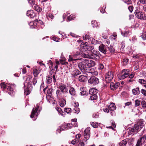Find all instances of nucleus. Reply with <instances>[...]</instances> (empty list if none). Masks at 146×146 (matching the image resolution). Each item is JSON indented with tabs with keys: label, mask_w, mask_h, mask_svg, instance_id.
<instances>
[{
	"label": "nucleus",
	"mask_w": 146,
	"mask_h": 146,
	"mask_svg": "<svg viewBox=\"0 0 146 146\" xmlns=\"http://www.w3.org/2000/svg\"><path fill=\"white\" fill-rule=\"evenodd\" d=\"M79 53L75 54H74L70 55L69 56L68 61L69 62H74L75 61H78L79 63L78 66L81 71L82 72L84 70L86 67V64H85L84 62L83 61L85 59L80 58L78 57Z\"/></svg>",
	"instance_id": "f257e3e1"
},
{
	"label": "nucleus",
	"mask_w": 146,
	"mask_h": 146,
	"mask_svg": "<svg viewBox=\"0 0 146 146\" xmlns=\"http://www.w3.org/2000/svg\"><path fill=\"white\" fill-rule=\"evenodd\" d=\"M144 122L143 120H140L135 125L134 127H132L129 129L128 134L131 135L134 133H136L142 128L144 125Z\"/></svg>",
	"instance_id": "f03ea898"
},
{
	"label": "nucleus",
	"mask_w": 146,
	"mask_h": 146,
	"mask_svg": "<svg viewBox=\"0 0 146 146\" xmlns=\"http://www.w3.org/2000/svg\"><path fill=\"white\" fill-rule=\"evenodd\" d=\"M0 86L1 88L3 89H5L7 87L9 94L12 96L14 95L15 92L14 90L15 86L14 84H9L6 86L4 83H2L1 84Z\"/></svg>",
	"instance_id": "7ed1b4c3"
},
{
	"label": "nucleus",
	"mask_w": 146,
	"mask_h": 146,
	"mask_svg": "<svg viewBox=\"0 0 146 146\" xmlns=\"http://www.w3.org/2000/svg\"><path fill=\"white\" fill-rule=\"evenodd\" d=\"M30 79V77L27 78L26 80V82L24 83V87L25 88L27 87V88L24 90V94L26 95L29 94L30 92L29 89V87L31 86V84Z\"/></svg>",
	"instance_id": "20e7f679"
},
{
	"label": "nucleus",
	"mask_w": 146,
	"mask_h": 146,
	"mask_svg": "<svg viewBox=\"0 0 146 146\" xmlns=\"http://www.w3.org/2000/svg\"><path fill=\"white\" fill-rule=\"evenodd\" d=\"M38 104H37L36 105V107L33 108L30 115V117L31 118H35V119H33L34 120H36V119L37 118V116L40 111V109H39V106Z\"/></svg>",
	"instance_id": "39448f33"
},
{
	"label": "nucleus",
	"mask_w": 146,
	"mask_h": 146,
	"mask_svg": "<svg viewBox=\"0 0 146 146\" xmlns=\"http://www.w3.org/2000/svg\"><path fill=\"white\" fill-rule=\"evenodd\" d=\"M94 48L93 46L87 45L86 43L82 44L81 45L80 50L82 51H91Z\"/></svg>",
	"instance_id": "423d86ee"
},
{
	"label": "nucleus",
	"mask_w": 146,
	"mask_h": 146,
	"mask_svg": "<svg viewBox=\"0 0 146 146\" xmlns=\"http://www.w3.org/2000/svg\"><path fill=\"white\" fill-rule=\"evenodd\" d=\"M113 76V74L112 72H108L106 74L105 77L106 81L108 83L110 82L112 80Z\"/></svg>",
	"instance_id": "0eeeda50"
},
{
	"label": "nucleus",
	"mask_w": 146,
	"mask_h": 146,
	"mask_svg": "<svg viewBox=\"0 0 146 146\" xmlns=\"http://www.w3.org/2000/svg\"><path fill=\"white\" fill-rule=\"evenodd\" d=\"M42 10H29L27 11V15L28 17H30V18H33L35 17L36 15V12H40Z\"/></svg>",
	"instance_id": "6e6552de"
},
{
	"label": "nucleus",
	"mask_w": 146,
	"mask_h": 146,
	"mask_svg": "<svg viewBox=\"0 0 146 146\" xmlns=\"http://www.w3.org/2000/svg\"><path fill=\"white\" fill-rule=\"evenodd\" d=\"M129 70L128 69H124L121 72V73L119 75L118 78L119 80L124 79L127 77L129 76Z\"/></svg>",
	"instance_id": "1a4fd4ad"
},
{
	"label": "nucleus",
	"mask_w": 146,
	"mask_h": 146,
	"mask_svg": "<svg viewBox=\"0 0 146 146\" xmlns=\"http://www.w3.org/2000/svg\"><path fill=\"white\" fill-rule=\"evenodd\" d=\"M90 128L88 127L84 131V140L85 141H86L89 139L90 136Z\"/></svg>",
	"instance_id": "9d476101"
},
{
	"label": "nucleus",
	"mask_w": 146,
	"mask_h": 146,
	"mask_svg": "<svg viewBox=\"0 0 146 146\" xmlns=\"http://www.w3.org/2000/svg\"><path fill=\"white\" fill-rule=\"evenodd\" d=\"M135 13V16L138 19H143L144 16V13L142 12L140 10H136Z\"/></svg>",
	"instance_id": "9b49d317"
},
{
	"label": "nucleus",
	"mask_w": 146,
	"mask_h": 146,
	"mask_svg": "<svg viewBox=\"0 0 146 146\" xmlns=\"http://www.w3.org/2000/svg\"><path fill=\"white\" fill-rule=\"evenodd\" d=\"M88 82L91 84L95 85L98 83L99 80L97 78L94 76H92L88 80Z\"/></svg>",
	"instance_id": "f8f14e48"
},
{
	"label": "nucleus",
	"mask_w": 146,
	"mask_h": 146,
	"mask_svg": "<svg viewBox=\"0 0 146 146\" xmlns=\"http://www.w3.org/2000/svg\"><path fill=\"white\" fill-rule=\"evenodd\" d=\"M83 61L86 64V65L88 67H92L94 66L95 65V62L92 60L88 59H85Z\"/></svg>",
	"instance_id": "ddd939ff"
},
{
	"label": "nucleus",
	"mask_w": 146,
	"mask_h": 146,
	"mask_svg": "<svg viewBox=\"0 0 146 146\" xmlns=\"http://www.w3.org/2000/svg\"><path fill=\"white\" fill-rule=\"evenodd\" d=\"M100 55V52L98 51H94V52H91L89 53L90 57L89 58L95 59L96 58L99 56Z\"/></svg>",
	"instance_id": "4468645a"
},
{
	"label": "nucleus",
	"mask_w": 146,
	"mask_h": 146,
	"mask_svg": "<svg viewBox=\"0 0 146 146\" xmlns=\"http://www.w3.org/2000/svg\"><path fill=\"white\" fill-rule=\"evenodd\" d=\"M59 89L62 93H67L68 89L66 85L63 84H61L59 86Z\"/></svg>",
	"instance_id": "2eb2a0df"
},
{
	"label": "nucleus",
	"mask_w": 146,
	"mask_h": 146,
	"mask_svg": "<svg viewBox=\"0 0 146 146\" xmlns=\"http://www.w3.org/2000/svg\"><path fill=\"white\" fill-rule=\"evenodd\" d=\"M99 49L100 52L104 54L107 53V47L104 45L103 44L100 45L99 47Z\"/></svg>",
	"instance_id": "dca6fc26"
},
{
	"label": "nucleus",
	"mask_w": 146,
	"mask_h": 146,
	"mask_svg": "<svg viewBox=\"0 0 146 146\" xmlns=\"http://www.w3.org/2000/svg\"><path fill=\"white\" fill-rule=\"evenodd\" d=\"M81 72L77 69L71 71V74L72 78H75L77 76L80 74Z\"/></svg>",
	"instance_id": "f3484780"
},
{
	"label": "nucleus",
	"mask_w": 146,
	"mask_h": 146,
	"mask_svg": "<svg viewBox=\"0 0 146 146\" xmlns=\"http://www.w3.org/2000/svg\"><path fill=\"white\" fill-rule=\"evenodd\" d=\"M119 85V82H117L115 83L111 82L110 84L111 88L112 90H115L118 87Z\"/></svg>",
	"instance_id": "a211bd4d"
},
{
	"label": "nucleus",
	"mask_w": 146,
	"mask_h": 146,
	"mask_svg": "<svg viewBox=\"0 0 146 146\" xmlns=\"http://www.w3.org/2000/svg\"><path fill=\"white\" fill-rule=\"evenodd\" d=\"M138 141L143 144L146 143V134L143 135L140 137Z\"/></svg>",
	"instance_id": "6ab92c4d"
},
{
	"label": "nucleus",
	"mask_w": 146,
	"mask_h": 146,
	"mask_svg": "<svg viewBox=\"0 0 146 146\" xmlns=\"http://www.w3.org/2000/svg\"><path fill=\"white\" fill-rule=\"evenodd\" d=\"M69 92L71 96H74L76 95V93L75 89L72 87H70Z\"/></svg>",
	"instance_id": "aec40b11"
},
{
	"label": "nucleus",
	"mask_w": 146,
	"mask_h": 146,
	"mask_svg": "<svg viewBox=\"0 0 146 146\" xmlns=\"http://www.w3.org/2000/svg\"><path fill=\"white\" fill-rule=\"evenodd\" d=\"M67 126V125H66V124L62 125L60 126L59 129H57V133H60V131L67 130L66 127Z\"/></svg>",
	"instance_id": "412c9836"
},
{
	"label": "nucleus",
	"mask_w": 146,
	"mask_h": 146,
	"mask_svg": "<svg viewBox=\"0 0 146 146\" xmlns=\"http://www.w3.org/2000/svg\"><path fill=\"white\" fill-rule=\"evenodd\" d=\"M52 75L47 76L46 80V82L48 84L50 83L52 81Z\"/></svg>",
	"instance_id": "4be33fe9"
},
{
	"label": "nucleus",
	"mask_w": 146,
	"mask_h": 146,
	"mask_svg": "<svg viewBox=\"0 0 146 146\" xmlns=\"http://www.w3.org/2000/svg\"><path fill=\"white\" fill-rule=\"evenodd\" d=\"M97 93V90L95 88H91L89 90L90 95H96Z\"/></svg>",
	"instance_id": "5701e85b"
},
{
	"label": "nucleus",
	"mask_w": 146,
	"mask_h": 146,
	"mask_svg": "<svg viewBox=\"0 0 146 146\" xmlns=\"http://www.w3.org/2000/svg\"><path fill=\"white\" fill-rule=\"evenodd\" d=\"M29 25L30 26V27L31 28H35L37 25V23L36 21H32L31 22L29 23Z\"/></svg>",
	"instance_id": "b1692460"
},
{
	"label": "nucleus",
	"mask_w": 146,
	"mask_h": 146,
	"mask_svg": "<svg viewBox=\"0 0 146 146\" xmlns=\"http://www.w3.org/2000/svg\"><path fill=\"white\" fill-rule=\"evenodd\" d=\"M62 93L61 91L59 90H57L56 91V97L57 99H60L62 97Z\"/></svg>",
	"instance_id": "393cba45"
},
{
	"label": "nucleus",
	"mask_w": 146,
	"mask_h": 146,
	"mask_svg": "<svg viewBox=\"0 0 146 146\" xmlns=\"http://www.w3.org/2000/svg\"><path fill=\"white\" fill-rule=\"evenodd\" d=\"M108 108L109 110L111 111H114L116 109V106L115 104L113 103H111L110 105H109Z\"/></svg>",
	"instance_id": "a878e982"
},
{
	"label": "nucleus",
	"mask_w": 146,
	"mask_h": 146,
	"mask_svg": "<svg viewBox=\"0 0 146 146\" xmlns=\"http://www.w3.org/2000/svg\"><path fill=\"white\" fill-rule=\"evenodd\" d=\"M132 91L133 94L135 95H137L140 93V91L139 90V88H138L133 89Z\"/></svg>",
	"instance_id": "bb28decb"
},
{
	"label": "nucleus",
	"mask_w": 146,
	"mask_h": 146,
	"mask_svg": "<svg viewBox=\"0 0 146 146\" xmlns=\"http://www.w3.org/2000/svg\"><path fill=\"white\" fill-rule=\"evenodd\" d=\"M81 54L82 56L84 58H89L90 57L89 53L88 52H83Z\"/></svg>",
	"instance_id": "cd10ccee"
},
{
	"label": "nucleus",
	"mask_w": 146,
	"mask_h": 146,
	"mask_svg": "<svg viewBox=\"0 0 146 146\" xmlns=\"http://www.w3.org/2000/svg\"><path fill=\"white\" fill-rule=\"evenodd\" d=\"M79 80L81 82H84L86 80V76L83 75L80 76L79 77Z\"/></svg>",
	"instance_id": "c85d7f7f"
},
{
	"label": "nucleus",
	"mask_w": 146,
	"mask_h": 146,
	"mask_svg": "<svg viewBox=\"0 0 146 146\" xmlns=\"http://www.w3.org/2000/svg\"><path fill=\"white\" fill-rule=\"evenodd\" d=\"M127 139H125L122 140L119 143V146H125L127 143Z\"/></svg>",
	"instance_id": "c756f323"
},
{
	"label": "nucleus",
	"mask_w": 146,
	"mask_h": 146,
	"mask_svg": "<svg viewBox=\"0 0 146 146\" xmlns=\"http://www.w3.org/2000/svg\"><path fill=\"white\" fill-rule=\"evenodd\" d=\"M66 104V102L65 100L62 99L61 100L60 102V105L62 107H64Z\"/></svg>",
	"instance_id": "7c9ffc66"
},
{
	"label": "nucleus",
	"mask_w": 146,
	"mask_h": 146,
	"mask_svg": "<svg viewBox=\"0 0 146 146\" xmlns=\"http://www.w3.org/2000/svg\"><path fill=\"white\" fill-rule=\"evenodd\" d=\"M130 32L128 31H125L123 32H121V35L127 37L130 35Z\"/></svg>",
	"instance_id": "2f4dec72"
},
{
	"label": "nucleus",
	"mask_w": 146,
	"mask_h": 146,
	"mask_svg": "<svg viewBox=\"0 0 146 146\" xmlns=\"http://www.w3.org/2000/svg\"><path fill=\"white\" fill-rule=\"evenodd\" d=\"M91 24L93 27H98V23L95 20L92 21Z\"/></svg>",
	"instance_id": "473e14b6"
},
{
	"label": "nucleus",
	"mask_w": 146,
	"mask_h": 146,
	"mask_svg": "<svg viewBox=\"0 0 146 146\" xmlns=\"http://www.w3.org/2000/svg\"><path fill=\"white\" fill-rule=\"evenodd\" d=\"M33 74L35 77H36L38 74L39 71L36 69H34L33 70Z\"/></svg>",
	"instance_id": "72a5a7b5"
},
{
	"label": "nucleus",
	"mask_w": 146,
	"mask_h": 146,
	"mask_svg": "<svg viewBox=\"0 0 146 146\" xmlns=\"http://www.w3.org/2000/svg\"><path fill=\"white\" fill-rule=\"evenodd\" d=\"M56 109L58 112L61 115H62L63 114V112L62 111V109L59 107H56Z\"/></svg>",
	"instance_id": "f704fd0d"
},
{
	"label": "nucleus",
	"mask_w": 146,
	"mask_h": 146,
	"mask_svg": "<svg viewBox=\"0 0 146 146\" xmlns=\"http://www.w3.org/2000/svg\"><path fill=\"white\" fill-rule=\"evenodd\" d=\"M90 99L91 100H96L97 98V96L96 95H90Z\"/></svg>",
	"instance_id": "c9c22d12"
},
{
	"label": "nucleus",
	"mask_w": 146,
	"mask_h": 146,
	"mask_svg": "<svg viewBox=\"0 0 146 146\" xmlns=\"http://www.w3.org/2000/svg\"><path fill=\"white\" fill-rule=\"evenodd\" d=\"M91 125L94 128H97L98 126V123L96 122H92L91 123Z\"/></svg>",
	"instance_id": "e433bc0d"
},
{
	"label": "nucleus",
	"mask_w": 146,
	"mask_h": 146,
	"mask_svg": "<svg viewBox=\"0 0 146 146\" xmlns=\"http://www.w3.org/2000/svg\"><path fill=\"white\" fill-rule=\"evenodd\" d=\"M100 42V41L99 40H96L95 39L92 38V43L94 44H99Z\"/></svg>",
	"instance_id": "4c0bfd02"
},
{
	"label": "nucleus",
	"mask_w": 146,
	"mask_h": 146,
	"mask_svg": "<svg viewBox=\"0 0 146 146\" xmlns=\"http://www.w3.org/2000/svg\"><path fill=\"white\" fill-rule=\"evenodd\" d=\"M141 36L143 40H146V32H143Z\"/></svg>",
	"instance_id": "58836bf2"
},
{
	"label": "nucleus",
	"mask_w": 146,
	"mask_h": 146,
	"mask_svg": "<svg viewBox=\"0 0 146 146\" xmlns=\"http://www.w3.org/2000/svg\"><path fill=\"white\" fill-rule=\"evenodd\" d=\"M75 17L76 16L75 15H71L68 17V20L70 21L74 19Z\"/></svg>",
	"instance_id": "ea45409f"
},
{
	"label": "nucleus",
	"mask_w": 146,
	"mask_h": 146,
	"mask_svg": "<svg viewBox=\"0 0 146 146\" xmlns=\"http://www.w3.org/2000/svg\"><path fill=\"white\" fill-rule=\"evenodd\" d=\"M135 24L133 25V27L134 28H136L137 27H139V25H140V23L138 21H135Z\"/></svg>",
	"instance_id": "a19ab883"
},
{
	"label": "nucleus",
	"mask_w": 146,
	"mask_h": 146,
	"mask_svg": "<svg viewBox=\"0 0 146 146\" xmlns=\"http://www.w3.org/2000/svg\"><path fill=\"white\" fill-rule=\"evenodd\" d=\"M108 48L111 53L115 51L114 49L113 48L112 46H110L108 47Z\"/></svg>",
	"instance_id": "79ce46f5"
},
{
	"label": "nucleus",
	"mask_w": 146,
	"mask_h": 146,
	"mask_svg": "<svg viewBox=\"0 0 146 146\" xmlns=\"http://www.w3.org/2000/svg\"><path fill=\"white\" fill-rule=\"evenodd\" d=\"M71 109L70 108H65L64 109V111L65 112L67 113H69L71 112Z\"/></svg>",
	"instance_id": "37998d69"
},
{
	"label": "nucleus",
	"mask_w": 146,
	"mask_h": 146,
	"mask_svg": "<svg viewBox=\"0 0 146 146\" xmlns=\"http://www.w3.org/2000/svg\"><path fill=\"white\" fill-rule=\"evenodd\" d=\"M87 94L88 92L86 90H84L80 93V94L81 96H84L86 95Z\"/></svg>",
	"instance_id": "c03bdc74"
},
{
	"label": "nucleus",
	"mask_w": 146,
	"mask_h": 146,
	"mask_svg": "<svg viewBox=\"0 0 146 146\" xmlns=\"http://www.w3.org/2000/svg\"><path fill=\"white\" fill-rule=\"evenodd\" d=\"M35 21H36V23H37V25H38L39 24H40L42 25L43 26H44V23L41 20H39L38 21V20H35Z\"/></svg>",
	"instance_id": "a18cd8bd"
},
{
	"label": "nucleus",
	"mask_w": 146,
	"mask_h": 146,
	"mask_svg": "<svg viewBox=\"0 0 146 146\" xmlns=\"http://www.w3.org/2000/svg\"><path fill=\"white\" fill-rule=\"evenodd\" d=\"M138 82L141 84H144L146 83V81L144 80L143 79H139Z\"/></svg>",
	"instance_id": "49530a36"
},
{
	"label": "nucleus",
	"mask_w": 146,
	"mask_h": 146,
	"mask_svg": "<svg viewBox=\"0 0 146 146\" xmlns=\"http://www.w3.org/2000/svg\"><path fill=\"white\" fill-rule=\"evenodd\" d=\"M46 15L52 19H53L54 18L53 15H52V14L49 13H47L46 14Z\"/></svg>",
	"instance_id": "de8ad7c7"
},
{
	"label": "nucleus",
	"mask_w": 146,
	"mask_h": 146,
	"mask_svg": "<svg viewBox=\"0 0 146 146\" xmlns=\"http://www.w3.org/2000/svg\"><path fill=\"white\" fill-rule=\"evenodd\" d=\"M75 111V113H78L80 112L79 108L78 107H75L74 108Z\"/></svg>",
	"instance_id": "09e8293b"
},
{
	"label": "nucleus",
	"mask_w": 146,
	"mask_h": 146,
	"mask_svg": "<svg viewBox=\"0 0 146 146\" xmlns=\"http://www.w3.org/2000/svg\"><path fill=\"white\" fill-rule=\"evenodd\" d=\"M141 104L140 101L138 100H136L135 102V105L136 106H139Z\"/></svg>",
	"instance_id": "8fccbe9b"
},
{
	"label": "nucleus",
	"mask_w": 146,
	"mask_h": 146,
	"mask_svg": "<svg viewBox=\"0 0 146 146\" xmlns=\"http://www.w3.org/2000/svg\"><path fill=\"white\" fill-rule=\"evenodd\" d=\"M141 104L143 107V108H146V102L144 101H142L141 102Z\"/></svg>",
	"instance_id": "3c124183"
},
{
	"label": "nucleus",
	"mask_w": 146,
	"mask_h": 146,
	"mask_svg": "<svg viewBox=\"0 0 146 146\" xmlns=\"http://www.w3.org/2000/svg\"><path fill=\"white\" fill-rule=\"evenodd\" d=\"M66 125H67V126L66 127L67 130L71 128V127H72L73 126L72 125L71 123H68L67 124H66Z\"/></svg>",
	"instance_id": "603ef678"
},
{
	"label": "nucleus",
	"mask_w": 146,
	"mask_h": 146,
	"mask_svg": "<svg viewBox=\"0 0 146 146\" xmlns=\"http://www.w3.org/2000/svg\"><path fill=\"white\" fill-rule=\"evenodd\" d=\"M125 3L128 4H130L132 3V1L131 0H123Z\"/></svg>",
	"instance_id": "864d4df0"
},
{
	"label": "nucleus",
	"mask_w": 146,
	"mask_h": 146,
	"mask_svg": "<svg viewBox=\"0 0 146 146\" xmlns=\"http://www.w3.org/2000/svg\"><path fill=\"white\" fill-rule=\"evenodd\" d=\"M141 93L144 95L146 96V90L144 89H142L141 90Z\"/></svg>",
	"instance_id": "5fc2aeb1"
},
{
	"label": "nucleus",
	"mask_w": 146,
	"mask_h": 146,
	"mask_svg": "<svg viewBox=\"0 0 146 146\" xmlns=\"http://www.w3.org/2000/svg\"><path fill=\"white\" fill-rule=\"evenodd\" d=\"M29 3L31 4L34 5L35 3V0H28Z\"/></svg>",
	"instance_id": "6e6d98bb"
},
{
	"label": "nucleus",
	"mask_w": 146,
	"mask_h": 146,
	"mask_svg": "<svg viewBox=\"0 0 146 146\" xmlns=\"http://www.w3.org/2000/svg\"><path fill=\"white\" fill-rule=\"evenodd\" d=\"M128 62V60L127 59H124L123 60V64L124 65H125L127 64V62Z\"/></svg>",
	"instance_id": "4d7b16f0"
},
{
	"label": "nucleus",
	"mask_w": 146,
	"mask_h": 146,
	"mask_svg": "<svg viewBox=\"0 0 146 146\" xmlns=\"http://www.w3.org/2000/svg\"><path fill=\"white\" fill-rule=\"evenodd\" d=\"M84 144L83 141H81L78 144V146H84Z\"/></svg>",
	"instance_id": "13d9d810"
},
{
	"label": "nucleus",
	"mask_w": 146,
	"mask_h": 146,
	"mask_svg": "<svg viewBox=\"0 0 146 146\" xmlns=\"http://www.w3.org/2000/svg\"><path fill=\"white\" fill-rule=\"evenodd\" d=\"M53 40L56 42H58L59 41V39L56 37L54 36L53 37Z\"/></svg>",
	"instance_id": "bf43d9fd"
},
{
	"label": "nucleus",
	"mask_w": 146,
	"mask_h": 146,
	"mask_svg": "<svg viewBox=\"0 0 146 146\" xmlns=\"http://www.w3.org/2000/svg\"><path fill=\"white\" fill-rule=\"evenodd\" d=\"M137 40V38L135 36H133L132 38V40L133 42H135Z\"/></svg>",
	"instance_id": "052dcab7"
},
{
	"label": "nucleus",
	"mask_w": 146,
	"mask_h": 146,
	"mask_svg": "<svg viewBox=\"0 0 146 146\" xmlns=\"http://www.w3.org/2000/svg\"><path fill=\"white\" fill-rule=\"evenodd\" d=\"M104 66L102 64H100L99 65V68L100 69H102L104 68Z\"/></svg>",
	"instance_id": "680f3d73"
},
{
	"label": "nucleus",
	"mask_w": 146,
	"mask_h": 146,
	"mask_svg": "<svg viewBox=\"0 0 146 146\" xmlns=\"http://www.w3.org/2000/svg\"><path fill=\"white\" fill-rule=\"evenodd\" d=\"M142 144L138 140L137 141V142L135 145V146H142Z\"/></svg>",
	"instance_id": "e2e57ef3"
},
{
	"label": "nucleus",
	"mask_w": 146,
	"mask_h": 146,
	"mask_svg": "<svg viewBox=\"0 0 146 146\" xmlns=\"http://www.w3.org/2000/svg\"><path fill=\"white\" fill-rule=\"evenodd\" d=\"M89 38V36L88 35H85L84 37H83L84 39L85 40H87Z\"/></svg>",
	"instance_id": "0e129e2a"
},
{
	"label": "nucleus",
	"mask_w": 146,
	"mask_h": 146,
	"mask_svg": "<svg viewBox=\"0 0 146 146\" xmlns=\"http://www.w3.org/2000/svg\"><path fill=\"white\" fill-rule=\"evenodd\" d=\"M139 2L143 4H146V0H139Z\"/></svg>",
	"instance_id": "69168bd1"
},
{
	"label": "nucleus",
	"mask_w": 146,
	"mask_h": 146,
	"mask_svg": "<svg viewBox=\"0 0 146 146\" xmlns=\"http://www.w3.org/2000/svg\"><path fill=\"white\" fill-rule=\"evenodd\" d=\"M37 82V81H36V78L35 77L34 78L33 80V84L35 85V84Z\"/></svg>",
	"instance_id": "338daca9"
},
{
	"label": "nucleus",
	"mask_w": 146,
	"mask_h": 146,
	"mask_svg": "<svg viewBox=\"0 0 146 146\" xmlns=\"http://www.w3.org/2000/svg\"><path fill=\"white\" fill-rule=\"evenodd\" d=\"M94 74V73L92 71H91V72H88V73L87 74V76H91L92 75H93Z\"/></svg>",
	"instance_id": "774afa93"
}]
</instances>
